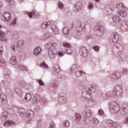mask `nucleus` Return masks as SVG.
Segmentation results:
<instances>
[{
	"mask_svg": "<svg viewBox=\"0 0 128 128\" xmlns=\"http://www.w3.org/2000/svg\"><path fill=\"white\" fill-rule=\"evenodd\" d=\"M56 46H58V44H56V43H48L45 45L46 48L50 50L52 54V56L49 54V56L51 58H54V54L56 52Z\"/></svg>",
	"mask_w": 128,
	"mask_h": 128,
	"instance_id": "nucleus-1",
	"label": "nucleus"
},
{
	"mask_svg": "<svg viewBox=\"0 0 128 128\" xmlns=\"http://www.w3.org/2000/svg\"><path fill=\"white\" fill-rule=\"evenodd\" d=\"M117 8H122V10L119 11L118 12V14H120L122 16V18H126L127 16V12H128V8H126V6H124V4L122 3H120L116 5Z\"/></svg>",
	"mask_w": 128,
	"mask_h": 128,
	"instance_id": "nucleus-2",
	"label": "nucleus"
},
{
	"mask_svg": "<svg viewBox=\"0 0 128 128\" xmlns=\"http://www.w3.org/2000/svg\"><path fill=\"white\" fill-rule=\"evenodd\" d=\"M94 30H97L98 31V36H102L104 34V30H104V27L102 26H96L95 27Z\"/></svg>",
	"mask_w": 128,
	"mask_h": 128,
	"instance_id": "nucleus-3",
	"label": "nucleus"
},
{
	"mask_svg": "<svg viewBox=\"0 0 128 128\" xmlns=\"http://www.w3.org/2000/svg\"><path fill=\"white\" fill-rule=\"evenodd\" d=\"M26 116L29 118V122L32 120V118L34 116V112L32 110H28L26 113Z\"/></svg>",
	"mask_w": 128,
	"mask_h": 128,
	"instance_id": "nucleus-4",
	"label": "nucleus"
},
{
	"mask_svg": "<svg viewBox=\"0 0 128 128\" xmlns=\"http://www.w3.org/2000/svg\"><path fill=\"white\" fill-rule=\"evenodd\" d=\"M11 18H12V14H10L8 12H6L4 15V20H6V22L10 20Z\"/></svg>",
	"mask_w": 128,
	"mask_h": 128,
	"instance_id": "nucleus-5",
	"label": "nucleus"
},
{
	"mask_svg": "<svg viewBox=\"0 0 128 128\" xmlns=\"http://www.w3.org/2000/svg\"><path fill=\"white\" fill-rule=\"evenodd\" d=\"M120 38L118 34H113L112 35V41L115 44L118 42V38Z\"/></svg>",
	"mask_w": 128,
	"mask_h": 128,
	"instance_id": "nucleus-6",
	"label": "nucleus"
},
{
	"mask_svg": "<svg viewBox=\"0 0 128 128\" xmlns=\"http://www.w3.org/2000/svg\"><path fill=\"white\" fill-rule=\"evenodd\" d=\"M0 40L1 42H6V38L4 33L2 30H0Z\"/></svg>",
	"mask_w": 128,
	"mask_h": 128,
	"instance_id": "nucleus-7",
	"label": "nucleus"
},
{
	"mask_svg": "<svg viewBox=\"0 0 128 128\" xmlns=\"http://www.w3.org/2000/svg\"><path fill=\"white\" fill-rule=\"evenodd\" d=\"M40 52H42V48L40 47H36L34 50V56H38L40 54Z\"/></svg>",
	"mask_w": 128,
	"mask_h": 128,
	"instance_id": "nucleus-8",
	"label": "nucleus"
},
{
	"mask_svg": "<svg viewBox=\"0 0 128 128\" xmlns=\"http://www.w3.org/2000/svg\"><path fill=\"white\" fill-rule=\"evenodd\" d=\"M10 62L11 64H16V62H18L16 61V58L14 56H12L10 59Z\"/></svg>",
	"mask_w": 128,
	"mask_h": 128,
	"instance_id": "nucleus-9",
	"label": "nucleus"
},
{
	"mask_svg": "<svg viewBox=\"0 0 128 128\" xmlns=\"http://www.w3.org/2000/svg\"><path fill=\"white\" fill-rule=\"evenodd\" d=\"M11 124H14V122H12V120L5 121L4 123V126H10Z\"/></svg>",
	"mask_w": 128,
	"mask_h": 128,
	"instance_id": "nucleus-10",
	"label": "nucleus"
},
{
	"mask_svg": "<svg viewBox=\"0 0 128 128\" xmlns=\"http://www.w3.org/2000/svg\"><path fill=\"white\" fill-rule=\"evenodd\" d=\"M50 22H45L42 24L41 28H43V30H44L46 28H48V26H50Z\"/></svg>",
	"mask_w": 128,
	"mask_h": 128,
	"instance_id": "nucleus-11",
	"label": "nucleus"
},
{
	"mask_svg": "<svg viewBox=\"0 0 128 128\" xmlns=\"http://www.w3.org/2000/svg\"><path fill=\"white\" fill-rule=\"evenodd\" d=\"M62 32L64 34H68V32H70V29L68 27H64L63 28Z\"/></svg>",
	"mask_w": 128,
	"mask_h": 128,
	"instance_id": "nucleus-12",
	"label": "nucleus"
},
{
	"mask_svg": "<svg viewBox=\"0 0 128 128\" xmlns=\"http://www.w3.org/2000/svg\"><path fill=\"white\" fill-rule=\"evenodd\" d=\"M120 73L118 72H116L114 73V74L112 76V78L115 79L120 78Z\"/></svg>",
	"mask_w": 128,
	"mask_h": 128,
	"instance_id": "nucleus-13",
	"label": "nucleus"
},
{
	"mask_svg": "<svg viewBox=\"0 0 128 128\" xmlns=\"http://www.w3.org/2000/svg\"><path fill=\"white\" fill-rule=\"evenodd\" d=\"M82 3L78 2L76 5V8L78 10H82Z\"/></svg>",
	"mask_w": 128,
	"mask_h": 128,
	"instance_id": "nucleus-14",
	"label": "nucleus"
},
{
	"mask_svg": "<svg viewBox=\"0 0 128 128\" xmlns=\"http://www.w3.org/2000/svg\"><path fill=\"white\" fill-rule=\"evenodd\" d=\"M113 20L114 22H120V18L118 16H114L113 17Z\"/></svg>",
	"mask_w": 128,
	"mask_h": 128,
	"instance_id": "nucleus-15",
	"label": "nucleus"
},
{
	"mask_svg": "<svg viewBox=\"0 0 128 128\" xmlns=\"http://www.w3.org/2000/svg\"><path fill=\"white\" fill-rule=\"evenodd\" d=\"M76 122H80L82 118V116L78 114H76Z\"/></svg>",
	"mask_w": 128,
	"mask_h": 128,
	"instance_id": "nucleus-16",
	"label": "nucleus"
},
{
	"mask_svg": "<svg viewBox=\"0 0 128 128\" xmlns=\"http://www.w3.org/2000/svg\"><path fill=\"white\" fill-rule=\"evenodd\" d=\"M24 98L26 100H32V96H30V94H26Z\"/></svg>",
	"mask_w": 128,
	"mask_h": 128,
	"instance_id": "nucleus-17",
	"label": "nucleus"
},
{
	"mask_svg": "<svg viewBox=\"0 0 128 128\" xmlns=\"http://www.w3.org/2000/svg\"><path fill=\"white\" fill-rule=\"evenodd\" d=\"M24 45V40H20L18 41L17 44V46H22Z\"/></svg>",
	"mask_w": 128,
	"mask_h": 128,
	"instance_id": "nucleus-18",
	"label": "nucleus"
},
{
	"mask_svg": "<svg viewBox=\"0 0 128 128\" xmlns=\"http://www.w3.org/2000/svg\"><path fill=\"white\" fill-rule=\"evenodd\" d=\"M52 30L55 34H58V28L56 26L52 28Z\"/></svg>",
	"mask_w": 128,
	"mask_h": 128,
	"instance_id": "nucleus-19",
	"label": "nucleus"
},
{
	"mask_svg": "<svg viewBox=\"0 0 128 128\" xmlns=\"http://www.w3.org/2000/svg\"><path fill=\"white\" fill-rule=\"evenodd\" d=\"M6 66V60L2 59L0 60V66Z\"/></svg>",
	"mask_w": 128,
	"mask_h": 128,
	"instance_id": "nucleus-20",
	"label": "nucleus"
},
{
	"mask_svg": "<svg viewBox=\"0 0 128 128\" xmlns=\"http://www.w3.org/2000/svg\"><path fill=\"white\" fill-rule=\"evenodd\" d=\"M19 68L21 70H27L26 67L22 65H20V66H19Z\"/></svg>",
	"mask_w": 128,
	"mask_h": 128,
	"instance_id": "nucleus-21",
	"label": "nucleus"
},
{
	"mask_svg": "<svg viewBox=\"0 0 128 128\" xmlns=\"http://www.w3.org/2000/svg\"><path fill=\"white\" fill-rule=\"evenodd\" d=\"M12 36L14 38H18V32H15L14 34H12Z\"/></svg>",
	"mask_w": 128,
	"mask_h": 128,
	"instance_id": "nucleus-22",
	"label": "nucleus"
},
{
	"mask_svg": "<svg viewBox=\"0 0 128 128\" xmlns=\"http://www.w3.org/2000/svg\"><path fill=\"white\" fill-rule=\"evenodd\" d=\"M40 65H41V66H43V68H48V64H46L44 62H43Z\"/></svg>",
	"mask_w": 128,
	"mask_h": 128,
	"instance_id": "nucleus-23",
	"label": "nucleus"
},
{
	"mask_svg": "<svg viewBox=\"0 0 128 128\" xmlns=\"http://www.w3.org/2000/svg\"><path fill=\"white\" fill-rule=\"evenodd\" d=\"M11 48L13 52H16V45H13L11 46Z\"/></svg>",
	"mask_w": 128,
	"mask_h": 128,
	"instance_id": "nucleus-24",
	"label": "nucleus"
},
{
	"mask_svg": "<svg viewBox=\"0 0 128 128\" xmlns=\"http://www.w3.org/2000/svg\"><path fill=\"white\" fill-rule=\"evenodd\" d=\"M8 116V112H3L2 118H6Z\"/></svg>",
	"mask_w": 128,
	"mask_h": 128,
	"instance_id": "nucleus-25",
	"label": "nucleus"
},
{
	"mask_svg": "<svg viewBox=\"0 0 128 128\" xmlns=\"http://www.w3.org/2000/svg\"><path fill=\"white\" fill-rule=\"evenodd\" d=\"M64 126H70V121L66 120L64 124Z\"/></svg>",
	"mask_w": 128,
	"mask_h": 128,
	"instance_id": "nucleus-26",
	"label": "nucleus"
},
{
	"mask_svg": "<svg viewBox=\"0 0 128 128\" xmlns=\"http://www.w3.org/2000/svg\"><path fill=\"white\" fill-rule=\"evenodd\" d=\"M66 52L68 54H72V51L70 49H68L66 50Z\"/></svg>",
	"mask_w": 128,
	"mask_h": 128,
	"instance_id": "nucleus-27",
	"label": "nucleus"
},
{
	"mask_svg": "<svg viewBox=\"0 0 128 128\" xmlns=\"http://www.w3.org/2000/svg\"><path fill=\"white\" fill-rule=\"evenodd\" d=\"M124 114H128V106H126L124 108Z\"/></svg>",
	"mask_w": 128,
	"mask_h": 128,
	"instance_id": "nucleus-28",
	"label": "nucleus"
},
{
	"mask_svg": "<svg viewBox=\"0 0 128 128\" xmlns=\"http://www.w3.org/2000/svg\"><path fill=\"white\" fill-rule=\"evenodd\" d=\"M92 122H93L94 124H98V118H94V119L92 120Z\"/></svg>",
	"mask_w": 128,
	"mask_h": 128,
	"instance_id": "nucleus-29",
	"label": "nucleus"
},
{
	"mask_svg": "<svg viewBox=\"0 0 128 128\" xmlns=\"http://www.w3.org/2000/svg\"><path fill=\"white\" fill-rule=\"evenodd\" d=\"M58 6L60 8H64V4H62V2H58Z\"/></svg>",
	"mask_w": 128,
	"mask_h": 128,
	"instance_id": "nucleus-30",
	"label": "nucleus"
},
{
	"mask_svg": "<svg viewBox=\"0 0 128 128\" xmlns=\"http://www.w3.org/2000/svg\"><path fill=\"white\" fill-rule=\"evenodd\" d=\"M64 46V48H70V44L68 43H64L63 44Z\"/></svg>",
	"mask_w": 128,
	"mask_h": 128,
	"instance_id": "nucleus-31",
	"label": "nucleus"
},
{
	"mask_svg": "<svg viewBox=\"0 0 128 128\" xmlns=\"http://www.w3.org/2000/svg\"><path fill=\"white\" fill-rule=\"evenodd\" d=\"M6 0L10 4H14V2L12 0Z\"/></svg>",
	"mask_w": 128,
	"mask_h": 128,
	"instance_id": "nucleus-32",
	"label": "nucleus"
},
{
	"mask_svg": "<svg viewBox=\"0 0 128 128\" xmlns=\"http://www.w3.org/2000/svg\"><path fill=\"white\" fill-rule=\"evenodd\" d=\"M3 52H4V48L2 47H0V56H2V54Z\"/></svg>",
	"mask_w": 128,
	"mask_h": 128,
	"instance_id": "nucleus-33",
	"label": "nucleus"
},
{
	"mask_svg": "<svg viewBox=\"0 0 128 128\" xmlns=\"http://www.w3.org/2000/svg\"><path fill=\"white\" fill-rule=\"evenodd\" d=\"M93 48L94 50H96V52H98L100 48H98V46H94Z\"/></svg>",
	"mask_w": 128,
	"mask_h": 128,
	"instance_id": "nucleus-34",
	"label": "nucleus"
},
{
	"mask_svg": "<svg viewBox=\"0 0 128 128\" xmlns=\"http://www.w3.org/2000/svg\"><path fill=\"white\" fill-rule=\"evenodd\" d=\"M38 84L40 86H44V83L42 80H38Z\"/></svg>",
	"mask_w": 128,
	"mask_h": 128,
	"instance_id": "nucleus-35",
	"label": "nucleus"
},
{
	"mask_svg": "<svg viewBox=\"0 0 128 128\" xmlns=\"http://www.w3.org/2000/svg\"><path fill=\"white\" fill-rule=\"evenodd\" d=\"M33 14H34V12H28V16L29 18H32Z\"/></svg>",
	"mask_w": 128,
	"mask_h": 128,
	"instance_id": "nucleus-36",
	"label": "nucleus"
},
{
	"mask_svg": "<svg viewBox=\"0 0 128 128\" xmlns=\"http://www.w3.org/2000/svg\"><path fill=\"white\" fill-rule=\"evenodd\" d=\"M4 96V98H6V96H4V94H2L0 96V98H2V100H4V98H3Z\"/></svg>",
	"mask_w": 128,
	"mask_h": 128,
	"instance_id": "nucleus-37",
	"label": "nucleus"
},
{
	"mask_svg": "<svg viewBox=\"0 0 128 128\" xmlns=\"http://www.w3.org/2000/svg\"><path fill=\"white\" fill-rule=\"evenodd\" d=\"M58 56H64V53L58 52Z\"/></svg>",
	"mask_w": 128,
	"mask_h": 128,
	"instance_id": "nucleus-38",
	"label": "nucleus"
},
{
	"mask_svg": "<svg viewBox=\"0 0 128 128\" xmlns=\"http://www.w3.org/2000/svg\"><path fill=\"white\" fill-rule=\"evenodd\" d=\"M104 114V111L102 110H99L98 114Z\"/></svg>",
	"mask_w": 128,
	"mask_h": 128,
	"instance_id": "nucleus-39",
	"label": "nucleus"
},
{
	"mask_svg": "<svg viewBox=\"0 0 128 128\" xmlns=\"http://www.w3.org/2000/svg\"><path fill=\"white\" fill-rule=\"evenodd\" d=\"M89 8H92V3H90L88 6Z\"/></svg>",
	"mask_w": 128,
	"mask_h": 128,
	"instance_id": "nucleus-40",
	"label": "nucleus"
},
{
	"mask_svg": "<svg viewBox=\"0 0 128 128\" xmlns=\"http://www.w3.org/2000/svg\"><path fill=\"white\" fill-rule=\"evenodd\" d=\"M16 19L12 22V24H16Z\"/></svg>",
	"mask_w": 128,
	"mask_h": 128,
	"instance_id": "nucleus-41",
	"label": "nucleus"
},
{
	"mask_svg": "<svg viewBox=\"0 0 128 128\" xmlns=\"http://www.w3.org/2000/svg\"><path fill=\"white\" fill-rule=\"evenodd\" d=\"M125 120L126 121L124 122V124H126V122H128V118H126Z\"/></svg>",
	"mask_w": 128,
	"mask_h": 128,
	"instance_id": "nucleus-42",
	"label": "nucleus"
},
{
	"mask_svg": "<svg viewBox=\"0 0 128 128\" xmlns=\"http://www.w3.org/2000/svg\"><path fill=\"white\" fill-rule=\"evenodd\" d=\"M1 6H2V3L0 2V8H1Z\"/></svg>",
	"mask_w": 128,
	"mask_h": 128,
	"instance_id": "nucleus-43",
	"label": "nucleus"
},
{
	"mask_svg": "<svg viewBox=\"0 0 128 128\" xmlns=\"http://www.w3.org/2000/svg\"><path fill=\"white\" fill-rule=\"evenodd\" d=\"M95 2H100V0H95Z\"/></svg>",
	"mask_w": 128,
	"mask_h": 128,
	"instance_id": "nucleus-44",
	"label": "nucleus"
},
{
	"mask_svg": "<svg viewBox=\"0 0 128 128\" xmlns=\"http://www.w3.org/2000/svg\"><path fill=\"white\" fill-rule=\"evenodd\" d=\"M2 28V25H0V28Z\"/></svg>",
	"mask_w": 128,
	"mask_h": 128,
	"instance_id": "nucleus-45",
	"label": "nucleus"
},
{
	"mask_svg": "<svg viewBox=\"0 0 128 128\" xmlns=\"http://www.w3.org/2000/svg\"><path fill=\"white\" fill-rule=\"evenodd\" d=\"M77 74H82L81 72H78Z\"/></svg>",
	"mask_w": 128,
	"mask_h": 128,
	"instance_id": "nucleus-46",
	"label": "nucleus"
}]
</instances>
